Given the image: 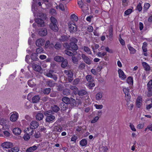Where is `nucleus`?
Returning <instances> with one entry per match:
<instances>
[{
    "label": "nucleus",
    "instance_id": "1",
    "mask_svg": "<svg viewBox=\"0 0 152 152\" xmlns=\"http://www.w3.org/2000/svg\"><path fill=\"white\" fill-rule=\"evenodd\" d=\"M51 23L50 25V28L53 30L57 31L58 30V28L57 25V21L55 18L53 17L50 18Z\"/></svg>",
    "mask_w": 152,
    "mask_h": 152
},
{
    "label": "nucleus",
    "instance_id": "2",
    "mask_svg": "<svg viewBox=\"0 0 152 152\" xmlns=\"http://www.w3.org/2000/svg\"><path fill=\"white\" fill-rule=\"evenodd\" d=\"M66 48L72 51L77 50L78 48L77 45L74 42H70L69 45L68 43H66Z\"/></svg>",
    "mask_w": 152,
    "mask_h": 152
},
{
    "label": "nucleus",
    "instance_id": "3",
    "mask_svg": "<svg viewBox=\"0 0 152 152\" xmlns=\"http://www.w3.org/2000/svg\"><path fill=\"white\" fill-rule=\"evenodd\" d=\"M44 114L46 116V118L45 119L46 122L49 123L53 122L55 118L54 116L48 113H44Z\"/></svg>",
    "mask_w": 152,
    "mask_h": 152
},
{
    "label": "nucleus",
    "instance_id": "4",
    "mask_svg": "<svg viewBox=\"0 0 152 152\" xmlns=\"http://www.w3.org/2000/svg\"><path fill=\"white\" fill-rule=\"evenodd\" d=\"M123 91L125 95V99L127 103L129 102L131 98L130 95L129 94V88H123Z\"/></svg>",
    "mask_w": 152,
    "mask_h": 152
},
{
    "label": "nucleus",
    "instance_id": "5",
    "mask_svg": "<svg viewBox=\"0 0 152 152\" xmlns=\"http://www.w3.org/2000/svg\"><path fill=\"white\" fill-rule=\"evenodd\" d=\"M69 28L70 33H74L77 31V26L74 24L69 23L68 24Z\"/></svg>",
    "mask_w": 152,
    "mask_h": 152
},
{
    "label": "nucleus",
    "instance_id": "6",
    "mask_svg": "<svg viewBox=\"0 0 152 152\" xmlns=\"http://www.w3.org/2000/svg\"><path fill=\"white\" fill-rule=\"evenodd\" d=\"M44 74L48 77L53 78L55 81H56L58 79L56 75L53 73H51L49 72H45Z\"/></svg>",
    "mask_w": 152,
    "mask_h": 152
},
{
    "label": "nucleus",
    "instance_id": "7",
    "mask_svg": "<svg viewBox=\"0 0 152 152\" xmlns=\"http://www.w3.org/2000/svg\"><path fill=\"white\" fill-rule=\"evenodd\" d=\"M44 20L40 18H37L35 19V21L39 27H43L45 26Z\"/></svg>",
    "mask_w": 152,
    "mask_h": 152
},
{
    "label": "nucleus",
    "instance_id": "8",
    "mask_svg": "<svg viewBox=\"0 0 152 152\" xmlns=\"http://www.w3.org/2000/svg\"><path fill=\"white\" fill-rule=\"evenodd\" d=\"M45 40L44 39L39 38L37 40L35 44L37 46L40 47L44 44Z\"/></svg>",
    "mask_w": 152,
    "mask_h": 152
},
{
    "label": "nucleus",
    "instance_id": "9",
    "mask_svg": "<svg viewBox=\"0 0 152 152\" xmlns=\"http://www.w3.org/2000/svg\"><path fill=\"white\" fill-rule=\"evenodd\" d=\"M48 32L46 28H42L39 29V34L41 36H45L47 34Z\"/></svg>",
    "mask_w": 152,
    "mask_h": 152
},
{
    "label": "nucleus",
    "instance_id": "10",
    "mask_svg": "<svg viewBox=\"0 0 152 152\" xmlns=\"http://www.w3.org/2000/svg\"><path fill=\"white\" fill-rule=\"evenodd\" d=\"M81 57L84 61L87 64L89 65L91 64V61L90 58L85 54H82L81 55Z\"/></svg>",
    "mask_w": 152,
    "mask_h": 152
},
{
    "label": "nucleus",
    "instance_id": "11",
    "mask_svg": "<svg viewBox=\"0 0 152 152\" xmlns=\"http://www.w3.org/2000/svg\"><path fill=\"white\" fill-rule=\"evenodd\" d=\"M13 146V144L10 142H5L1 144V146L5 148H11Z\"/></svg>",
    "mask_w": 152,
    "mask_h": 152
},
{
    "label": "nucleus",
    "instance_id": "12",
    "mask_svg": "<svg viewBox=\"0 0 152 152\" xmlns=\"http://www.w3.org/2000/svg\"><path fill=\"white\" fill-rule=\"evenodd\" d=\"M31 64L32 65V67L37 72H39L41 70V66L39 65H37L33 62V61L31 62Z\"/></svg>",
    "mask_w": 152,
    "mask_h": 152
},
{
    "label": "nucleus",
    "instance_id": "13",
    "mask_svg": "<svg viewBox=\"0 0 152 152\" xmlns=\"http://www.w3.org/2000/svg\"><path fill=\"white\" fill-rule=\"evenodd\" d=\"M39 126V124L36 121H32L30 123V127L34 129L37 128Z\"/></svg>",
    "mask_w": 152,
    "mask_h": 152
},
{
    "label": "nucleus",
    "instance_id": "14",
    "mask_svg": "<svg viewBox=\"0 0 152 152\" xmlns=\"http://www.w3.org/2000/svg\"><path fill=\"white\" fill-rule=\"evenodd\" d=\"M119 77L122 80H124L126 78V75L124 74L123 71L121 69H119L118 70Z\"/></svg>",
    "mask_w": 152,
    "mask_h": 152
},
{
    "label": "nucleus",
    "instance_id": "15",
    "mask_svg": "<svg viewBox=\"0 0 152 152\" xmlns=\"http://www.w3.org/2000/svg\"><path fill=\"white\" fill-rule=\"evenodd\" d=\"M44 115L41 112H38L36 116V119L37 120L40 121L42 120L44 118Z\"/></svg>",
    "mask_w": 152,
    "mask_h": 152
},
{
    "label": "nucleus",
    "instance_id": "16",
    "mask_svg": "<svg viewBox=\"0 0 152 152\" xmlns=\"http://www.w3.org/2000/svg\"><path fill=\"white\" fill-rule=\"evenodd\" d=\"M46 85L48 87H52L55 86V83L54 81L51 80H48L46 82Z\"/></svg>",
    "mask_w": 152,
    "mask_h": 152
},
{
    "label": "nucleus",
    "instance_id": "17",
    "mask_svg": "<svg viewBox=\"0 0 152 152\" xmlns=\"http://www.w3.org/2000/svg\"><path fill=\"white\" fill-rule=\"evenodd\" d=\"M40 99V96L39 95H35L33 96L32 99V102L34 103H36L38 102Z\"/></svg>",
    "mask_w": 152,
    "mask_h": 152
},
{
    "label": "nucleus",
    "instance_id": "18",
    "mask_svg": "<svg viewBox=\"0 0 152 152\" xmlns=\"http://www.w3.org/2000/svg\"><path fill=\"white\" fill-rule=\"evenodd\" d=\"M13 133L15 135H19L21 132V129L19 128H15L12 130Z\"/></svg>",
    "mask_w": 152,
    "mask_h": 152
},
{
    "label": "nucleus",
    "instance_id": "19",
    "mask_svg": "<svg viewBox=\"0 0 152 152\" xmlns=\"http://www.w3.org/2000/svg\"><path fill=\"white\" fill-rule=\"evenodd\" d=\"M76 101L75 99L71 97L70 98L68 104H69L71 107H73L76 105Z\"/></svg>",
    "mask_w": 152,
    "mask_h": 152
},
{
    "label": "nucleus",
    "instance_id": "20",
    "mask_svg": "<svg viewBox=\"0 0 152 152\" xmlns=\"http://www.w3.org/2000/svg\"><path fill=\"white\" fill-rule=\"evenodd\" d=\"M18 117V115L17 113H15L12 114L10 116V120L14 122L17 120Z\"/></svg>",
    "mask_w": 152,
    "mask_h": 152
},
{
    "label": "nucleus",
    "instance_id": "21",
    "mask_svg": "<svg viewBox=\"0 0 152 152\" xmlns=\"http://www.w3.org/2000/svg\"><path fill=\"white\" fill-rule=\"evenodd\" d=\"M54 59L55 61L58 62H61L64 60V58L61 56H56L54 57Z\"/></svg>",
    "mask_w": 152,
    "mask_h": 152
},
{
    "label": "nucleus",
    "instance_id": "22",
    "mask_svg": "<svg viewBox=\"0 0 152 152\" xmlns=\"http://www.w3.org/2000/svg\"><path fill=\"white\" fill-rule=\"evenodd\" d=\"M113 36V29L112 26H110L109 30V39L110 40H112Z\"/></svg>",
    "mask_w": 152,
    "mask_h": 152
},
{
    "label": "nucleus",
    "instance_id": "23",
    "mask_svg": "<svg viewBox=\"0 0 152 152\" xmlns=\"http://www.w3.org/2000/svg\"><path fill=\"white\" fill-rule=\"evenodd\" d=\"M37 16V18H40L42 20H45L46 17V14L42 13H38Z\"/></svg>",
    "mask_w": 152,
    "mask_h": 152
},
{
    "label": "nucleus",
    "instance_id": "24",
    "mask_svg": "<svg viewBox=\"0 0 152 152\" xmlns=\"http://www.w3.org/2000/svg\"><path fill=\"white\" fill-rule=\"evenodd\" d=\"M59 106L60 107V108H61V110H66L68 108V105L67 104H65L64 102H63L61 103Z\"/></svg>",
    "mask_w": 152,
    "mask_h": 152
},
{
    "label": "nucleus",
    "instance_id": "25",
    "mask_svg": "<svg viewBox=\"0 0 152 152\" xmlns=\"http://www.w3.org/2000/svg\"><path fill=\"white\" fill-rule=\"evenodd\" d=\"M142 98L138 97L136 99V106L138 108H140L142 104Z\"/></svg>",
    "mask_w": 152,
    "mask_h": 152
},
{
    "label": "nucleus",
    "instance_id": "26",
    "mask_svg": "<svg viewBox=\"0 0 152 152\" xmlns=\"http://www.w3.org/2000/svg\"><path fill=\"white\" fill-rule=\"evenodd\" d=\"M142 64L145 71H149L150 70V67L147 63L145 62H143Z\"/></svg>",
    "mask_w": 152,
    "mask_h": 152
},
{
    "label": "nucleus",
    "instance_id": "27",
    "mask_svg": "<svg viewBox=\"0 0 152 152\" xmlns=\"http://www.w3.org/2000/svg\"><path fill=\"white\" fill-rule=\"evenodd\" d=\"M37 54L35 53H32L31 56V60L33 61H38L39 60L37 57Z\"/></svg>",
    "mask_w": 152,
    "mask_h": 152
},
{
    "label": "nucleus",
    "instance_id": "28",
    "mask_svg": "<svg viewBox=\"0 0 152 152\" xmlns=\"http://www.w3.org/2000/svg\"><path fill=\"white\" fill-rule=\"evenodd\" d=\"M80 145L82 146H85L87 144V141L85 139H82L80 142Z\"/></svg>",
    "mask_w": 152,
    "mask_h": 152
},
{
    "label": "nucleus",
    "instance_id": "29",
    "mask_svg": "<svg viewBox=\"0 0 152 152\" xmlns=\"http://www.w3.org/2000/svg\"><path fill=\"white\" fill-rule=\"evenodd\" d=\"M37 148V147L35 145H34L33 146L31 147L28 148H27L26 150V151L27 152H32L34 150H36Z\"/></svg>",
    "mask_w": 152,
    "mask_h": 152
},
{
    "label": "nucleus",
    "instance_id": "30",
    "mask_svg": "<svg viewBox=\"0 0 152 152\" xmlns=\"http://www.w3.org/2000/svg\"><path fill=\"white\" fill-rule=\"evenodd\" d=\"M85 52H86L88 54H91L92 53L91 52V51L90 49L87 46H84L83 48Z\"/></svg>",
    "mask_w": 152,
    "mask_h": 152
},
{
    "label": "nucleus",
    "instance_id": "31",
    "mask_svg": "<svg viewBox=\"0 0 152 152\" xmlns=\"http://www.w3.org/2000/svg\"><path fill=\"white\" fill-rule=\"evenodd\" d=\"M127 47L130 51V53L131 54H134L136 52V50L133 48L130 45H127Z\"/></svg>",
    "mask_w": 152,
    "mask_h": 152
},
{
    "label": "nucleus",
    "instance_id": "32",
    "mask_svg": "<svg viewBox=\"0 0 152 152\" xmlns=\"http://www.w3.org/2000/svg\"><path fill=\"white\" fill-rule=\"evenodd\" d=\"M70 100V98L67 96H64L62 98V101L64 102L65 104L68 105V103H69V101Z\"/></svg>",
    "mask_w": 152,
    "mask_h": 152
},
{
    "label": "nucleus",
    "instance_id": "33",
    "mask_svg": "<svg viewBox=\"0 0 152 152\" xmlns=\"http://www.w3.org/2000/svg\"><path fill=\"white\" fill-rule=\"evenodd\" d=\"M51 107L52 110L55 113H57L60 109L59 107L56 105H54Z\"/></svg>",
    "mask_w": 152,
    "mask_h": 152
},
{
    "label": "nucleus",
    "instance_id": "34",
    "mask_svg": "<svg viewBox=\"0 0 152 152\" xmlns=\"http://www.w3.org/2000/svg\"><path fill=\"white\" fill-rule=\"evenodd\" d=\"M63 94L65 96H68L70 94V90L67 89H65L63 91Z\"/></svg>",
    "mask_w": 152,
    "mask_h": 152
},
{
    "label": "nucleus",
    "instance_id": "35",
    "mask_svg": "<svg viewBox=\"0 0 152 152\" xmlns=\"http://www.w3.org/2000/svg\"><path fill=\"white\" fill-rule=\"evenodd\" d=\"M34 129H33L32 128L30 127H28L26 128V131H28V133L31 135L33 134L34 133Z\"/></svg>",
    "mask_w": 152,
    "mask_h": 152
},
{
    "label": "nucleus",
    "instance_id": "36",
    "mask_svg": "<svg viewBox=\"0 0 152 152\" xmlns=\"http://www.w3.org/2000/svg\"><path fill=\"white\" fill-rule=\"evenodd\" d=\"M72 59L73 63L75 64H77L79 62V61L77 58L74 56H73L72 57Z\"/></svg>",
    "mask_w": 152,
    "mask_h": 152
},
{
    "label": "nucleus",
    "instance_id": "37",
    "mask_svg": "<svg viewBox=\"0 0 152 152\" xmlns=\"http://www.w3.org/2000/svg\"><path fill=\"white\" fill-rule=\"evenodd\" d=\"M87 94V91L84 90L82 89L79 91L78 95L79 96H83L86 95Z\"/></svg>",
    "mask_w": 152,
    "mask_h": 152
},
{
    "label": "nucleus",
    "instance_id": "38",
    "mask_svg": "<svg viewBox=\"0 0 152 152\" xmlns=\"http://www.w3.org/2000/svg\"><path fill=\"white\" fill-rule=\"evenodd\" d=\"M61 62L62 63L61 65V66L62 67L64 68L67 66L68 64V61L66 59H64V60Z\"/></svg>",
    "mask_w": 152,
    "mask_h": 152
},
{
    "label": "nucleus",
    "instance_id": "39",
    "mask_svg": "<svg viewBox=\"0 0 152 152\" xmlns=\"http://www.w3.org/2000/svg\"><path fill=\"white\" fill-rule=\"evenodd\" d=\"M85 64L83 62H81L79 65L78 68L80 69L83 70L85 69Z\"/></svg>",
    "mask_w": 152,
    "mask_h": 152
},
{
    "label": "nucleus",
    "instance_id": "40",
    "mask_svg": "<svg viewBox=\"0 0 152 152\" xmlns=\"http://www.w3.org/2000/svg\"><path fill=\"white\" fill-rule=\"evenodd\" d=\"M44 50L43 48L41 47L37 48L36 50V53L37 54H40L41 53H43Z\"/></svg>",
    "mask_w": 152,
    "mask_h": 152
},
{
    "label": "nucleus",
    "instance_id": "41",
    "mask_svg": "<svg viewBox=\"0 0 152 152\" xmlns=\"http://www.w3.org/2000/svg\"><path fill=\"white\" fill-rule=\"evenodd\" d=\"M148 90H151L152 89V80L149 81L147 84Z\"/></svg>",
    "mask_w": 152,
    "mask_h": 152
},
{
    "label": "nucleus",
    "instance_id": "42",
    "mask_svg": "<svg viewBox=\"0 0 152 152\" xmlns=\"http://www.w3.org/2000/svg\"><path fill=\"white\" fill-rule=\"evenodd\" d=\"M127 82L129 84H133V78L131 77H129L126 79Z\"/></svg>",
    "mask_w": 152,
    "mask_h": 152
},
{
    "label": "nucleus",
    "instance_id": "43",
    "mask_svg": "<svg viewBox=\"0 0 152 152\" xmlns=\"http://www.w3.org/2000/svg\"><path fill=\"white\" fill-rule=\"evenodd\" d=\"M86 78L87 81L89 82H93L94 80L93 79L92 77V76L91 75H87L86 76Z\"/></svg>",
    "mask_w": 152,
    "mask_h": 152
},
{
    "label": "nucleus",
    "instance_id": "44",
    "mask_svg": "<svg viewBox=\"0 0 152 152\" xmlns=\"http://www.w3.org/2000/svg\"><path fill=\"white\" fill-rule=\"evenodd\" d=\"M147 45V43L146 42H144L143 43V45L142 46V48L143 50V52H146L147 50V49L146 48V47Z\"/></svg>",
    "mask_w": 152,
    "mask_h": 152
},
{
    "label": "nucleus",
    "instance_id": "45",
    "mask_svg": "<svg viewBox=\"0 0 152 152\" xmlns=\"http://www.w3.org/2000/svg\"><path fill=\"white\" fill-rule=\"evenodd\" d=\"M61 47V44L58 42H57L56 43L55 45H54L55 48L57 50H59Z\"/></svg>",
    "mask_w": 152,
    "mask_h": 152
},
{
    "label": "nucleus",
    "instance_id": "46",
    "mask_svg": "<svg viewBox=\"0 0 152 152\" xmlns=\"http://www.w3.org/2000/svg\"><path fill=\"white\" fill-rule=\"evenodd\" d=\"M68 37L66 35H63L61 36L60 38V41L61 42H64L67 40Z\"/></svg>",
    "mask_w": 152,
    "mask_h": 152
},
{
    "label": "nucleus",
    "instance_id": "47",
    "mask_svg": "<svg viewBox=\"0 0 152 152\" xmlns=\"http://www.w3.org/2000/svg\"><path fill=\"white\" fill-rule=\"evenodd\" d=\"M96 99L97 100L100 99L102 97V94L101 92H99L96 95Z\"/></svg>",
    "mask_w": 152,
    "mask_h": 152
},
{
    "label": "nucleus",
    "instance_id": "48",
    "mask_svg": "<svg viewBox=\"0 0 152 152\" xmlns=\"http://www.w3.org/2000/svg\"><path fill=\"white\" fill-rule=\"evenodd\" d=\"M29 134L28 133H27L25 134L23 137V138L25 140L27 141L30 138V137L29 136Z\"/></svg>",
    "mask_w": 152,
    "mask_h": 152
},
{
    "label": "nucleus",
    "instance_id": "49",
    "mask_svg": "<svg viewBox=\"0 0 152 152\" xmlns=\"http://www.w3.org/2000/svg\"><path fill=\"white\" fill-rule=\"evenodd\" d=\"M51 89L50 88H47L44 89L43 91V93L44 94H48L50 92Z\"/></svg>",
    "mask_w": 152,
    "mask_h": 152
},
{
    "label": "nucleus",
    "instance_id": "50",
    "mask_svg": "<svg viewBox=\"0 0 152 152\" xmlns=\"http://www.w3.org/2000/svg\"><path fill=\"white\" fill-rule=\"evenodd\" d=\"M71 18L72 20L77 21L78 20V17L75 14H73L71 16Z\"/></svg>",
    "mask_w": 152,
    "mask_h": 152
},
{
    "label": "nucleus",
    "instance_id": "51",
    "mask_svg": "<svg viewBox=\"0 0 152 152\" xmlns=\"http://www.w3.org/2000/svg\"><path fill=\"white\" fill-rule=\"evenodd\" d=\"M6 119L3 118H0V125L2 126L6 123Z\"/></svg>",
    "mask_w": 152,
    "mask_h": 152
},
{
    "label": "nucleus",
    "instance_id": "52",
    "mask_svg": "<svg viewBox=\"0 0 152 152\" xmlns=\"http://www.w3.org/2000/svg\"><path fill=\"white\" fill-rule=\"evenodd\" d=\"M89 83H88V86L89 89H92V87H94L95 86V84L94 83L92 82H89Z\"/></svg>",
    "mask_w": 152,
    "mask_h": 152
},
{
    "label": "nucleus",
    "instance_id": "53",
    "mask_svg": "<svg viewBox=\"0 0 152 152\" xmlns=\"http://www.w3.org/2000/svg\"><path fill=\"white\" fill-rule=\"evenodd\" d=\"M106 54V53L105 52H103L102 53H101V52H98L97 54V55L98 56L101 57H103Z\"/></svg>",
    "mask_w": 152,
    "mask_h": 152
},
{
    "label": "nucleus",
    "instance_id": "54",
    "mask_svg": "<svg viewBox=\"0 0 152 152\" xmlns=\"http://www.w3.org/2000/svg\"><path fill=\"white\" fill-rule=\"evenodd\" d=\"M99 119V117L98 116L95 117L94 119L91 121V123H94L97 122Z\"/></svg>",
    "mask_w": 152,
    "mask_h": 152
},
{
    "label": "nucleus",
    "instance_id": "55",
    "mask_svg": "<svg viewBox=\"0 0 152 152\" xmlns=\"http://www.w3.org/2000/svg\"><path fill=\"white\" fill-rule=\"evenodd\" d=\"M132 12V9H130L125 11L124 12V13L126 15H128L131 13Z\"/></svg>",
    "mask_w": 152,
    "mask_h": 152
},
{
    "label": "nucleus",
    "instance_id": "56",
    "mask_svg": "<svg viewBox=\"0 0 152 152\" xmlns=\"http://www.w3.org/2000/svg\"><path fill=\"white\" fill-rule=\"evenodd\" d=\"M77 3L80 8H82L83 7V3L82 0H78Z\"/></svg>",
    "mask_w": 152,
    "mask_h": 152
},
{
    "label": "nucleus",
    "instance_id": "57",
    "mask_svg": "<svg viewBox=\"0 0 152 152\" xmlns=\"http://www.w3.org/2000/svg\"><path fill=\"white\" fill-rule=\"evenodd\" d=\"M137 9L139 11H141L142 10V7L141 6V4L140 3H139L137 5Z\"/></svg>",
    "mask_w": 152,
    "mask_h": 152
},
{
    "label": "nucleus",
    "instance_id": "58",
    "mask_svg": "<svg viewBox=\"0 0 152 152\" xmlns=\"http://www.w3.org/2000/svg\"><path fill=\"white\" fill-rule=\"evenodd\" d=\"M28 84L31 87H33L34 86V83L32 80H29L28 82Z\"/></svg>",
    "mask_w": 152,
    "mask_h": 152
},
{
    "label": "nucleus",
    "instance_id": "59",
    "mask_svg": "<svg viewBox=\"0 0 152 152\" xmlns=\"http://www.w3.org/2000/svg\"><path fill=\"white\" fill-rule=\"evenodd\" d=\"M94 106L97 109H101L103 107V106L102 105L95 104Z\"/></svg>",
    "mask_w": 152,
    "mask_h": 152
},
{
    "label": "nucleus",
    "instance_id": "60",
    "mask_svg": "<svg viewBox=\"0 0 152 152\" xmlns=\"http://www.w3.org/2000/svg\"><path fill=\"white\" fill-rule=\"evenodd\" d=\"M11 150L13 152H17L19 151V148L18 147H15L11 148Z\"/></svg>",
    "mask_w": 152,
    "mask_h": 152
},
{
    "label": "nucleus",
    "instance_id": "61",
    "mask_svg": "<svg viewBox=\"0 0 152 152\" xmlns=\"http://www.w3.org/2000/svg\"><path fill=\"white\" fill-rule=\"evenodd\" d=\"M79 79L78 78L75 79L74 80L73 83L74 85H76L78 84L79 82Z\"/></svg>",
    "mask_w": 152,
    "mask_h": 152
},
{
    "label": "nucleus",
    "instance_id": "62",
    "mask_svg": "<svg viewBox=\"0 0 152 152\" xmlns=\"http://www.w3.org/2000/svg\"><path fill=\"white\" fill-rule=\"evenodd\" d=\"M71 42H74L76 44L77 42V40L74 37H73L71 39Z\"/></svg>",
    "mask_w": 152,
    "mask_h": 152
},
{
    "label": "nucleus",
    "instance_id": "63",
    "mask_svg": "<svg viewBox=\"0 0 152 152\" xmlns=\"http://www.w3.org/2000/svg\"><path fill=\"white\" fill-rule=\"evenodd\" d=\"M58 7L62 11L64 10V6L63 4L61 3H60Z\"/></svg>",
    "mask_w": 152,
    "mask_h": 152
},
{
    "label": "nucleus",
    "instance_id": "64",
    "mask_svg": "<svg viewBox=\"0 0 152 152\" xmlns=\"http://www.w3.org/2000/svg\"><path fill=\"white\" fill-rule=\"evenodd\" d=\"M77 138V137L76 135H74L72 137L71 139V141L75 142Z\"/></svg>",
    "mask_w": 152,
    "mask_h": 152
}]
</instances>
